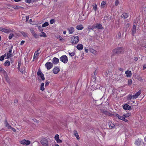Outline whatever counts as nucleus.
<instances>
[{"label": "nucleus", "instance_id": "57", "mask_svg": "<svg viewBox=\"0 0 146 146\" xmlns=\"http://www.w3.org/2000/svg\"><path fill=\"white\" fill-rule=\"evenodd\" d=\"M29 16H27L26 17V21L27 22L28 21L29 19Z\"/></svg>", "mask_w": 146, "mask_h": 146}, {"label": "nucleus", "instance_id": "47", "mask_svg": "<svg viewBox=\"0 0 146 146\" xmlns=\"http://www.w3.org/2000/svg\"><path fill=\"white\" fill-rule=\"evenodd\" d=\"M30 31L33 35L35 33V31H34L33 29H30Z\"/></svg>", "mask_w": 146, "mask_h": 146}, {"label": "nucleus", "instance_id": "15", "mask_svg": "<svg viewBox=\"0 0 146 146\" xmlns=\"http://www.w3.org/2000/svg\"><path fill=\"white\" fill-rule=\"evenodd\" d=\"M123 107L125 110H129L131 108V106L127 104L124 105Z\"/></svg>", "mask_w": 146, "mask_h": 146}, {"label": "nucleus", "instance_id": "64", "mask_svg": "<svg viewBox=\"0 0 146 146\" xmlns=\"http://www.w3.org/2000/svg\"><path fill=\"white\" fill-rule=\"evenodd\" d=\"M146 68V64H144L143 65V70H145Z\"/></svg>", "mask_w": 146, "mask_h": 146}, {"label": "nucleus", "instance_id": "61", "mask_svg": "<svg viewBox=\"0 0 146 146\" xmlns=\"http://www.w3.org/2000/svg\"><path fill=\"white\" fill-rule=\"evenodd\" d=\"M33 120L36 123H38V120H36V119H33Z\"/></svg>", "mask_w": 146, "mask_h": 146}, {"label": "nucleus", "instance_id": "34", "mask_svg": "<svg viewBox=\"0 0 146 146\" xmlns=\"http://www.w3.org/2000/svg\"><path fill=\"white\" fill-rule=\"evenodd\" d=\"M21 61H19L18 62V67H17L18 70L19 71L20 70V67L21 66Z\"/></svg>", "mask_w": 146, "mask_h": 146}, {"label": "nucleus", "instance_id": "10", "mask_svg": "<svg viewBox=\"0 0 146 146\" xmlns=\"http://www.w3.org/2000/svg\"><path fill=\"white\" fill-rule=\"evenodd\" d=\"M0 31H1L6 33H8L11 30L9 29H5L2 27H0Z\"/></svg>", "mask_w": 146, "mask_h": 146}, {"label": "nucleus", "instance_id": "39", "mask_svg": "<svg viewBox=\"0 0 146 146\" xmlns=\"http://www.w3.org/2000/svg\"><path fill=\"white\" fill-rule=\"evenodd\" d=\"M59 135L57 134H56L54 137V138L56 140H57V139H59Z\"/></svg>", "mask_w": 146, "mask_h": 146}, {"label": "nucleus", "instance_id": "6", "mask_svg": "<svg viewBox=\"0 0 146 146\" xmlns=\"http://www.w3.org/2000/svg\"><path fill=\"white\" fill-rule=\"evenodd\" d=\"M45 66L47 70H50L52 67L53 64L51 62H47L46 63Z\"/></svg>", "mask_w": 146, "mask_h": 146}, {"label": "nucleus", "instance_id": "49", "mask_svg": "<svg viewBox=\"0 0 146 146\" xmlns=\"http://www.w3.org/2000/svg\"><path fill=\"white\" fill-rule=\"evenodd\" d=\"M38 29H39V30L40 31H42L43 30V29H42V27H41V26H39V27H38Z\"/></svg>", "mask_w": 146, "mask_h": 146}, {"label": "nucleus", "instance_id": "14", "mask_svg": "<svg viewBox=\"0 0 146 146\" xmlns=\"http://www.w3.org/2000/svg\"><path fill=\"white\" fill-rule=\"evenodd\" d=\"M67 30L68 31L69 33L70 34H72L74 31V28L73 27L68 28Z\"/></svg>", "mask_w": 146, "mask_h": 146}, {"label": "nucleus", "instance_id": "18", "mask_svg": "<svg viewBox=\"0 0 146 146\" xmlns=\"http://www.w3.org/2000/svg\"><path fill=\"white\" fill-rule=\"evenodd\" d=\"M102 112L106 115L111 116L112 115V114L110 113L109 111L105 110H103L102 111Z\"/></svg>", "mask_w": 146, "mask_h": 146}, {"label": "nucleus", "instance_id": "37", "mask_svg": "<svg viewBox=\"0 0 146 146\" xmlns=\"http://www.w3.org/2000/svg\"><path fill=\"white\" fill-rule=\"evenodd\" d=\"M33 36L36 38H39V35H38L36 33H35V34H34Z\"/></svg>", "mask_w": 146, "mask_h": 146}, {"label": "nucleus", "instance_id": "53", "mask_svg": "<svg viewBox=\"0 0 146 146\" xmlns=\"http://www.w3.org/2000/svg\"><path fill=\"white\" fill-rule=\"evenodd\" d=\"M58 38L60 41H62L63 40H64V39L62 38L61 36H59Z\"/></svg>", "mask_w": 146, "mask_h": 146}, {"label": "nucleus", "instance_id": "31", "mask_svg": "<svg viewBox=\"0 0 146 146\" xmlns=\"http://www.w3.org/2000/svg\"><path fill=\"white\" fill-rule=\"evenodd\" d=\"M39 36L41 37H46V34L44 32H42L39 35Z\"/></svg>", "mask_w": 146, "mask_h": 146}, {"label": "nucleus", "instance_id": "23", "mask_svg": "<svg viewBox=\"0 0 146 146\" xmlns=\"http://www.w3.org/2000/svg\"><path fill=\"white\" fill-rule=\"evenodd\" d=\"M5 126L7 127L8 129H10V128H11V126L8 123L6 119L5 120Z\"/></svg>", "mask_w": 146, "mask_h": 146}, {"label": "nucleus", "instance_id": "58", "mask_svg": "<svg viewBox=\"0 0 146 146\" xmlns=\"http://www.w3.org/2000/svg\"><path fill=\"white\" fill-rule=\"evenodd\" d=\"M4 57H3V56H1L0 57V61H3L4 60Z\"/></svg>", "mask_w": 146, "mask_h": 146}, {"label": "nucleus", "instance_id": "35", "mask_svg": "<svg viewBox=\"0 0 146 146\" xmlns=\"http://www.w3.org/2000/svg\"><path fill=\"white\" fill-rule=\"evenodd\" d=\"M133 96H132L131 95H128L127 98V100H130L132 98Z\"/></svg>", "mask_w": 146, "mask_h": 146}, {"label": "nucleus", "instance_id": "4", "mask_svg": "<svg viewBox=\"0 0 146 146\" xmlns=\"http://www.w3.org/2000/svg\"><path fill=\"white\" fill-rule=\"evenodd\" d=\"M60 59L61 61L64 63H66L68 61V58L65 55L62 56L60 58Z\"/></svg>", "mask_w": 146, "mask_h": 146}, {"label": "nucleus", "instance_id": "33", "mask_svg": "<svg viewBox=\"0 0 146 146\" xmlns=\"http://www.w3.org/2000/svg\"><path fill=\"white\" fill-rule=\"evenodd\" d=\"M106 4V3L104 1H102L101 4V6L103 8H104L105 7V5Z\"/></svg>", "mask_w": 146, "mask_h": 146}, {"label": "nucleus", "instance_id": "60", "mask_svg": "<svg viewBox=\"0 0 146 146\" xmlns=\"http://www.w3.org/2000/svg\"><path fill=\"white\" fill-rule=\"evenodd\" d=\"M109 71H108V72H106L105 73V75H106V77H108V73H109Z\"/></svg>", "mask_w": 146, "mask_h": 146}, {"label": "nucleus", "instance_id": "8", "mask_svg": "<svg viewBox=\"0 0 146 146\" xmlns=\"http://www.w3.org/2000/svg\"><path fill=\"white\" fill-rule=\"evenodd\" d=\"M37 74L38 75L40 76L42 80H44L45 78L44 74L40 70L37 72Z\"/></svg>", "mask_w": 146, "mask_h": 146}, {"label": "nucleus", "instance_id": "44", "mask_svg": "<svg viewBox=\"0 0 146 146\" xmlns=\"http://www.w3.org/2000/svg\"><path fill=\"white\" fill-rule=\"evenodd\" d=\"M0 72H3L4 73H6V72L2 68L0 67Z\"/></svg>", "mask_w": 146, "mask_h": 146}, {"label": "nucleus", "instance_id": "11", "mask_svg": "<svg viewBox=\"0 0 146 146\" xmlns=\"http://www.w3.org/2000/svg\"><path fill=\"white\" fill-rule=\"evenodd\" d=\"M108 125L110 129L114 128L115 127V125L111 121H109Z\"/></svg>", "mask_w": 146, "mask_h": 146}, {"label": "nucleus", "instance_id": "41", "mask_svg": "<svg viewBox=\"0 0 146 146\" xmlns=\"http://www.w3.org/2000/svg\"><path fill=\"white\" fill-rule=\"evenodd\" d=\"M91 52H92V53L94 54H95L96 53V51L94 49H92L91 50Z\"/></svg>", "mask_w": 146, "mask_h": 146}, {"label": "nucleus", "instance_id": "38", "mask_svg": "<svg viewBox=\"0 0 146 146\" xmlns=\"http://www.w3.org/2000/svg\"><path fill=\"white\" fill-rule=\"evenodd\" d=\"M14 36V35L13 33H11L9 35V39H11L12 37H13Z\"/></svg>", "mask_w": 146, "mask_h": 146}, {"label": "nucleus", "instance_id": "27", "mask_svg": "<svg viewBox=\"0 0 146 146\" xmlns=\"http://www.w3.org/2000/svg\"><path fill=\"white\" fill-rule=\"evenodd\" d=\"M97 72L96 71V70H95V72H94V76H93V77H92V80H94V81H95L96 79V76L97 74Z\"/></svg>", "mask_w": 146, "mask_h": 146}, {"label": "nucleus", "instance_id": "28", "mask_svg": "<svg viewBox=\"0 0 146 146\" xmlns=\"http://www.w3.org/2000/svg\"><path fill=\"white\" fill-rule=\"evenodd\" d=\"M11 7L14 8L15 9H19L23 8L22 7L18 6L17 5H15V6L12 5L11 6Z\"/></svg>", "mask_w": 146, "mask_h": 146}, {"label": "nucleus", "instance_id": "2", "mask_svg": "<svg viewBox=\"0 0 146 146\" xmlns=\"http://www.w3.org/2000/svg\"><path fill=\"white\" fill-rule=\"evenodd\" d=\"M72 43L73 45L76 44L78 43L79 40V38L78 36H73L71 38Z\"/></svg>", "mask_w": 146, "mask_h": 146}, {"label": "nucleus", "instance_id": "40", "mask_svg": "<svg viewBox=\"0 0 146 146\" xmlns=\"http://www.w3.org/2000/svg\"><path fill=\"white\" fill-rule=\"evenodd\" d=\"M95 29L94 28V25L92 26H89L88 27V29L89 30H90L93 29Z\"/></svg>", "mask_w": 146, "mask_h": 146}, {"label": "nucleus", "instance_id": "3", "mask_svg": "<svg viewBox=\"0 0 146 146\" xmlns=\"http://www.w3.org/2000/svg\"><path fill=\"white\" fill-rule=\"evenodd\" d=\"M40 142L41 144L43 146H48V141L46 139H43L41 140Z\"/></svg>", "mask_w": 146, "mask_h": 146}, {"label": "nucleus", "instance_id": "25", "mask_svg": "<svg viewBox=\"0 0 146 146\" xmlns=\"http://www.w3.org/2000/svg\"><path fill=\"white\" fill-rule=\"evenodd\" d=\"M125 74L127 75V77H130L131 76V71L129 70H127L125 72Z\"/></svg>", "mask_w": 146, "mask_h": 146}, {"label": "nucleus", "instance_id": "17", "mask_svg": "<svg viewBox=\"0 0 146 146\" xmlns=\"http://www.w3.org/2000/svg\"><path fill=\"white\" fill-rule=\"evenodd\" d=\"M73 134L76 136V138L78 140H79L80 137L76 130H74V131Z\"/></svg>", "mask_w": 146, "mask_h": 146}, {"label": "nucleus", "instance_id": "20", "mask_svg": "<svg viewBox=\"0 0 146 146\" xmlns=\"http://www.w3.org/2000/svg\"><path fill=\"white\" fill-rule=\"evenodd\" d=\"M128 14L125 12L123 13L121 15V17L124 19L127 18L128 16Z\"/></svg>", "mask_w": 146, "mask_h": 146}, {"label": "nucleus", "instance_id": "29", "mask_svg": "<svg viewBox=\"0 0 146 146\" xmlns=\"http://www.w3.org/2000/svg\"><path fill=\"white\" fill-rule=\"evenodd\" d=\"M92 7L94 10L96 11L97 10V6L96 3H93L92 5Z\"/></svg>", "mask_w": 146, "mask_h": 146}, {"label": "nucleus", "instance_id": "45", "mask_svg": "<svg viewBox=\"0 0 146 146\" xmlns=\"http://www.w3.org/2000/svg\"><path fill=\"white\" fill-rule=\"evenodd\" d=\"M21 34L23 35V36L26 37L27 36V35L24 32H22L21 33Z\"/></svg>", "mask_w": 146, "mask_h": 146}, {"label": "nucleus", "instance_id": "1", "mask_svg": "<svg viewBox=\"0 0 146 146\" xmlns=\"http://www.w3.org/2000/svg\"><path fill=\"white\" fill-rule=\"evenodd\" d=\"M123 52V48H118L113 50L111 57L113 58L115 54H119L122 53Z\"/></svg>", "mask_w": 146, "mask_h": 146}, {"label": "nucleus", "instance_id": "26", "mask_svg": "<svg viewBox=\"0 0 146 146\" xmlns=\"http://www.w3.org/2000/svg\"><path fill=\"white\" fill-rule=\"evenodd\" d=\"M76 29L78 30H81L84 28V27L82 25H78L76 27Z\"/></svg>", "mask_w": 146, "mask_h": 146}, {"label": "nucleus", "instance_id": "54", "mask_svg": "<svg viewBox=\"0 0 146 146\" xmlns=\"http://www.w3.org/2000/svg\"><path fill=\"white\" fill-rule=\"evenodd\" d=\"M6 80L7 82H8V83H10L8 77H6Z\"/></svg>", "mask_w": 146, "mask_h": 146}, {"label": "nucleus", "instance_id": "55", "mask_svg": "<svg viewBox=\"0 0 146 146\" xmlns=\"http://www.w3.org/2000/svg\"><path fill=\"white\" fill-rule=\"evenodd\" d=\"M49 82H48V81H46V83H45V86H47L49 84Z\"/></svg>", "mask_w": 146, "mask_h": 146}, {"label": "nucleus", "instance_id": "52", "mask_svg": "<svg viewBox=\"0 0 146 146\" xmlns=\"http://www.w3.org/2000/svg\"><path fill=\"white\" fill-rule=\"evenodd\" d=\"M128 84L129 85H131L132 83V80L130 79L128 80Z\"/></svg>", "mask_w": 146, "mask_h": 146}, {"label": "nucleus", "instance_id": "56", "mask_svg": "<svg viewBox=\"0 0 146 146\" xmlns=\"http://www.w3.org/2000/svg\"><path fill=\"white\" fill-rule=\"evenodd\" d=\"M142 47L146 48V42L145 43H143L142 44Z\"/></svg>", "mask_w": 146, "mask_h": 146}, {"label": "nucleus", "instance_id": "46", "mask_svg": "<svg viewBox=\"0 0 146 146\" xmlns=\"http://www.w3.org/2000/svg\"><path fill=\"white\" fill-rule=\"evenodd\" d=\"M55 22V20L54 19H52L50 21V23L51 24L54 23Z\"/></svg>", "mask_w": 146, "mask_h": 146}, {"label": "nucleus", "instance_id": "36", "mask_svg": "<svg viewBox=\"0 0 146 146\" xmlns=\"http://www.w3.org/2000/svg\"><path fill=\"white\" fill-rule=\"evenodd\" d=\"M25 2L27 3H30L33 2H35V1H33L32 0H26Z\"/></svg>", "mask_w": 146, "mask_h": 146}, {"label": "nucleus", "instance_id": "7", "mask_svg": "<svg viewBox=\"0 0 146 146\" xmlns=\"http://www.w3.org/2000/svg\"><path fill=\"white\" fill-rule=\"evenodd\" d=\"M13 46H12L11 47V48L9 49V50L7 54V58L8 59L10 57H12L13 55L11 53L12 52V49L13 48Z\"/></svg>", "mask_w": 146, "mask_h": 146}, {"label": "nucleus", "instance_id": "9", "mask_svg": "<svg viewBox=\"0 0 146 146\" xmlns=\"http://www.w3.org/2000/svg\"><path fill=\"white\" fill-rule=\"evenodd\" d=\"M136 25H133V27L131 30V34L133 36L134 34L136 33Z\"/></svg>", "mask_w": 146, "mask_h": 146}, {"label": "nucleus", "instance_id": "43", "mask_svg": "<svg viewBox=\"0 0 146 146\" xmlns=\"http://www.w3.org/2000/svg\"><path fill=\"white\" fill-rule=\"evenodd\" d=\"M69 54L71 57H72L74 56L75 54V53L74 52H72L71 53L69 52Z\"/></svg>", "mask_w": 146, "mask_h": 146}, {"label": "nucleus", "instance_id": "63", "mask_svg": "<svg viewBox=\"0 0 146 146\" xmlns=\"http://www.w3.org/2000/svg\"><path fill=\"white\" fill-rule=\"evenodd\" d=\"M24 42L25 41L24 40H22L21 41L20 44L21 45H22L24 43Z\"/></svg>", "mask_w": 146, "mask_h": 146}, {"label": "nucleus", "instance_id": "5", "mask_svg": "<svg viewBox=\"0 0 146 146\" xmlns=\"http://www.w3.org/2000/svg\"><path fill=\"white\" fill-rule=\"evenodd\" d=\"M20 143L23 145H27L30 144L31 142L29 140H26L25 139H23L20 141Z\"/></svg>", "mask_w": 146, "mask_h": 146}, {"label": "nucleus", "instance_id": "48", "mask_svg": "<svg viewBox=\"0 0 146 146\" xmlns=\"http://www.w3.org/2000/svg\"><path fill=\"white\" fill-rule=\"evenodd\" d=\"M119 1L118 0H116L115 2V5L116 6H117L119 4Z\"/></svg>", "mask_w": 146, "mask_h": 146}, {"label": "nucleus", "instance_id": "16", "mask_svg": "<svg viewBox=\"0 0 146 146\" xmlns=\"http://www.w3.org/2000/svg\"><path fill=\"white\" fill-rule=\"evenodd\" d=\"M141 143V139H138L135 141V144L137 146L140 145Z\"/></svg>", "mask_w": 146, "mask_h": 146}, {"label": "nucleus", "instance_id": "22", "mask_svg": "<svg viewBox=\"0 0 146 146\" xmlns=\"http://www.w3.org/2000/svg\"><path fill=\"white\" fill-rule=\"evenodd\" d=\"M76 47L78 49L81 50L83 48V46L82 44H79Z\"/></svg>", "mask_w": 146, "mask_h": 146}, {"label": "nucleus", "instance_id": "21", "mask_svg": "<svg viewBox=\"0 0 146 146\" xmlns=\"http://www.w3.org/2000/svg\"><path fill=\"white\" fill-rule=\"evenodd\" d=\"M119 77L117 74H116L115 76V79L116 80H118L121 79L123 77V75L122 74H120L119 75Z\"/></svg>", "mask_w": 146, "mask_h": 146}, {"label": "nucleus", "instance_id": "30", "mask_svg": "<svg viewBox=\"0 0 146 146\" xmlns=\"http://www.w3.org/2000/svg\"><path fill=\"white\" fill-rule=\"evenodd\" d=\"M10 64V62L9 60H7L4 63V65L6 66H9Z\"/></svg>", "mask_w": 146, "mask_h": 146}, {"label": "nucleus", "instance_id": "24", "mask_svg": "<svg viewBox=\"0 0 146 146\" xmlns=\"http://www.w3.org/2000/svg\"><path fill=\"white\" fill-rule=\"evenodd\" d=\"M94 28L95 29L98 28V29H102V25L100 24H97L96 25H94Z\"/></svg>", "mask_w": 146, "mask_h": 146}, {"label": "nucleus", "instance_id": "19", "mask_svg": "<svg viewBox=\"0 0 146 146\" xmlns=\"http://www.w3.org/2000/svg\"><path fill=\"white\" fill-rule=\"evenodd\" d=\"M59 60L56 57H54L52 60V62L54 64H57L59 62Z\"/></svg>", "mask_w": 146, "mask_h": 146}, {"label": "nucleus", "instance_id": "51", "mask_svg": "<svg viewBox=\"0 0 146 146\" xmlns=\"http://www.w3.org/2000/svg\"><path fill=\"white\" fill-rule=\"evenodd\" d=\"M56 142L58 143H60L62 142V141L61 140H60L59 139L56 140Z\"/></svg>", "mask_w": 146, "mask_h": 146}, {"label": "nucleus", "instance_id": "50", "mask_svg": "<svg viewBox=\"0 0 146 146\" xmlns=\"http://www.w3.org/2000/svg\"><path fill=\"white\" fill-rule=\"evenodd\" d=\"M39 50V49L38 50H37L35 52V55H38L39 54V53H38V51Z\"/></svg>", "mask_w": 146, "mask_h": 146}, {"label": "nucleus", "instance_id": "13", "mask_svg": "<svg viewBox=\"0 0 146 146\" xmlns=\"http://www.w3.org/2000/svg\"><path fill=\"white\" fill-rule=\"evenodd\" d=\"M60 71L59 68L57 67H55L53 70V72L54 74H57Z\"/></svg>", "mask_w": 146, "mask_h": 146}, {"label": "nucleus", "instance_id": "42", "mask_svg": "<svg viewBox=\"0 0 146 146\" xmlns=\"http://www.w3.org/2000/svg\"><path fill=\"white\" fill-rule=\"evenodd\" d=\"M130 115V114L129 113H128L126 114H124L123 115V116H124L125 118L128 117Z\"/></svg>", "mask_w": 146, "mask_h": 146}, {"label": "nucleus", "instance_id": "59", "mask_svg": "<svg viewBox=\"0 0 146 146\" xmlns=\"http://www.w3.org/2000/svg\"><path fill=\"white\" fill-rule=\"evenodd\" d=\"M40 89L42 91H43L44 90V86H40Z\"/></svg>", "mask_w": 146, "mask_h": 146}, {"label": "nucleus", "instance_id": "62", "mask_svg": "<svg viewBox=\"0 0 146 146\" xmlns=\"http://www.w3.org/2000/svg\"><path fill=\"white\" fill-rule=\"evenodd\" d=\"M10 129H11L12 130V131H13L14 132L16 131V129H15L14 128L12 127H11V128Z\"/></svg>", "mask_w": 146, "mask_h": 146}, {"label": "nucleus", "instance_id": "12", "mask_svg": "<svg viewBox=\"0 0 146 146\" xmlns=\"http://www.w3.org/2000/svg\"><path fill=\"white\" fill-rule=\"evenodd\" d=\"M141 93V91L140 90H139V91L137 92L135 95H133V99H135L137 98Z\"/></svg>", "mask_w": 146, "mask_h": 146}, {"label": "nucleus", "instance_id": "32", "mask_svg": "<svg viewBox=\"0 0 146 146\" xmlns=\"http://www.w3.org/2000/svg\"><path fill=\"white\" fill-rule=\"evenodd\" d=\"M48 22H45L42 25V27H45L46 26H48Z\"/></svg>", "mask_w": 146, "mask_h": 146}]
</instances>
